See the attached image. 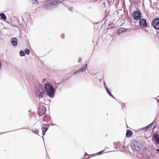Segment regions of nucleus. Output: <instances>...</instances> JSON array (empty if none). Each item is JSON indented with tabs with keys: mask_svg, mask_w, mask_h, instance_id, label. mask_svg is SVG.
<instances>
[{
	"mask_svg": "<svg viewBox=\"0 0 159 159\" xmlns=\"http://www.w3.org/2000/svg\"><path fill=\"white\" fill-rule=\"evenodd\" d=\"M130 146L133 150L138 153L142 154L144 153L146 148L143 145L139 144L136 141L132 140L130 142Z\"/></svg>",
	"mask_w": 159,
	"mask_h": 159,
	"instance_id": "f257e3e1",
	"label": "nucleus"
},
{
	"mask_svg": "<svg viewBox=\"0 0 159 159\" xmlns=\"http://www.w3.org/2000/svg\"><path fill=\"white\" fill-rule=\"evenodd\" d=\"M59 3H62V1L58 0H46L43 2L44 8L47 10H49L57 7Z\"/></svg>",
	"mask_w": 159,
	"mask_h": 159,
	"instance_id": "f03ea898",
	"label": "nucleus"
},
{
	"mask_svg": "<svg viewBox=\"0 0 159 159\" xmlns=\"http://www.w3.org/2000/svg\"><path fill=\"white\" fill-rule=\"evenodd\" d=\"M35 92L36 96L39 97V100L44 96L45 90L42 85L40 84L35 85Z\"/></svg>",
	"mask_w": 159,
	"mask_h": 159,
	"instance_id": "7ed1b4c3",
	"label": "nucleus"
},
{
	"mask_svg": "<svg viewBox=\"0 0 159 159\" xmlns=\"http://www.w3.org/2000/svg\"><path fill=\"white\" fill-rule=\"evenodd\" d=\"M44 88L47 95L50 98H53L55 93L53 86L50 84L48 83L45 84Z\"/></svg>",
	"mask_w": 159,
	"mask_h": 159,
	"instance_id": "20e7f679",
	"label": "nucleus"
},
{
	"mask_svg": "<svg viewBox=\"0 0 159 159\" xmlns=\"http://www.w3.org/2000/svg\"><path fill=\"white\" fill-rule=\"evenodd\" d=\"M45 105V103L43 102H39L38 109L39 115L42 116L46 113V109Z\"/></svg>",
	"mask_w": 159,
	"mask_h": 159,
	"instance_id": "39448f33",
	"label": "nucleus"
},
{
	"mask_svg": "<svg viewBox=\"0 0 159 159\" xmlns=\"http://www.w3.org/2000/svg\"><path fill=\"white\" fill-rule=\"evenodd\" d=\"M151 24L156 30H159V18L154 19L152 21Z\"/></svg>",
	"mask_w": 159,
	"mask_h": 159,
	"instance_id": "423d86ee",
	"label": "nucleus"
},
{
	"mask_svg": "<svg viewBox=\"0 0 159 159\" xmlns=\"http://www.w3.org/2000/svg\"><path fill=\"white\" fill-rule=\"evenodd\" d=\"M87 68V64H85L81 66L77 70L75 71L73 74V75H76L80 72H83Z\"/></svg>",
	"mask_w": 159,
	"mask_h": 159,
	"instance_id": "0eeeda50",
	"label": "nucleus"
},
{
	"mask_svg": "<svg viewBox=\"0 0 159 159\" xmlns=\"http://www.w3.org/2000/svg\"><path fill=\"white\" fill-rule=\"evenodd\" d=\"M133 18L136 20H139L141 17V15L139 11H134L133 14Z\"/></svg>",
	"mask_w": 159,
	"mask_h": 159,
	"instance_id": "6e6552de",
	"label": "nucleus"
},
{
	"mask_svg": "<svg viewBox=\"0 0 159 159\" xmlns=\"http://www.w3.org/2000/svg\"><path fill=\"white\" fill-rule=\"evenodd\" d=\"M139 20V23L140 26L146 27L148 25L146 20L144 18L140 19Z\"/></svg>",
	"mask_w": 159,
	"mask_h": 159,
	"instance_id": "1a4fd4ad",
	"label": "nucleus"
},
{
	"mask_svg": "<svg viewBox=\"0 0 159 159\" xmlns=\"http://www.w3.org/2000/svg\"><path fill=\"white\" fill-rule=\"evenodd\" d=\"M146 152V150L145 151L144 153H143L141 154L143 155H146L147 157L149 158H151L153 157V156L152 152L151 151L149 150L148 151L146 152Z\"/></svg>",
	"mask_w": 159,
	"mask_h": 159,
	"instance_id": "9d476101",
	"label": "nucleus"
},
{
	"mask_svg": "<svg viewBox=\"0 0 159 159\" xmlns=\"http://www.w3.org/2000/svg\"><path fill=\"white\" fill-rule=\"evenodd\" d=\"M11 43L12 46H16L18 43L17 39L15 38H13L11 39Z\"/></svg>",
	"mask_w": 159,
	"mask_h": 159,
	"instance_id": "9b49d317",
	"label": "nucleus"
},
{
	"mask_svg": "<svg viewBox=\"0 0 159 159\" xmlns=\"http://www.w3.org/2000/svg\"><path fill=\"white\" fill-rule=\"evenodd\" d=\"M152 138L155 139V142L159 145V135L157 134H154L152 136Z\"/></svg>",
	"mask_w": 159,
	"mask_h": 159,
	"instance_id": "f8f14e48",
	"label": "nucleus"
},
{
	"mask_svg": "<svg viewBox=\"0 0 159 159\" xmlns=\"http://www.w3.org/2000/svg\"><path fill=\"white\" fill-rule=\"evenodd\" d=\"M154 122V121L152 123L147 125L145 127H143L142 128V129L143 130H145V131H146L148 130L149 128H151L153 125V124Z\"/></svg>",
	"mask_w": 159,
	"mask_h": 159,
	"instance_id": "ddd939ff",
	"label": "nucleus"
},
{
	"mask_svg": "<svg viewBox=\"0 0 159 159\" xmlns=\"http://www.w3.org/2000/svg\"><path fill=\"white\" fill-rule=\"evenodd\" d=\"M132 134V132L130 130H127L126 132V136L127 137H130Z\"/></svg>",
	"mask_w": 159,
	"mask_h": 159,
	"instance_id": "4468645a",
	"label": "nucleus"
},
{
	"mask_svg": "<svg viewBox=\"0 0 159 159\" xmlns=\"http://www.w3.org/2000/svg\"><path fill=\"white\" fill-rule=\"evenodd\" d=\"M0 16L1 17V19L2 20H6L7 19L6 15L3 13H0Z\"/></svg>",
	"mask_w": 159,
	"mask_h": 159,
	"instance_id": "2eb2a0df",
	"label": "nucleus"
},
{
	"mask_svg": "<svg viewBox=\"0 0 159 159\" xmlns=\"http://www.w3.org/2000/svg\"><path fill=\"white\" fill-rule=\"evenodd\" d=\"M30 2L33 4H36L39 3V1L37 0H30Z\"/></svg>",
	"mask_w": 159,
	"mask_h": 159,
	"instance_id": "dca6fc26",
	"label": "nucleus"
},
{
	"mask_svg": "<svg viewBox=\"0 0 159 159\" xmlns=\"http://www.w3.org/2000/svg\"><path fill=\"white\" fill-rule=\"evenodd\" d=\"M30 50L28 49H25V54H26L29 55L30 54Z\"/></svg>",
	"mask_w": 159,
	"mask_h": 159,
	"instance_id": "f3484780",
	"label": "nucleus"
},
{
	"mask_svg": "<svg viewBox=\"0 0 159 159\" xmlns=\"http://www.w3.org/2000/svg\"><path fill=\"white\" fill-rule=\"evenodd\" d=\"M20 55L22 56H24L25 55V52L23 50H21L20 52Z\"/></svg>",
	"mask_w": 159,
	"mask_h": 159,
	"instance_id": "a211bd4d",
	"label": "nucleus"
},
{
	"mask_svg": "<svg viewBox=\"0 0 159 159\" xmlns=\"http://www.w3.org/2000/svg\"><path fill=\"white\" fill-rule=\"evenodd\" d=\"M107 93L109 94V95L112 98H113V99H115V98L114 96L112 95V94L111 93V92H110V91H108V92H107Z\"/></svg>",
	"mask_w": 159,
	"mask_h": 159,
	"instance_id": "6ab92c4d",
	"label": "nucleus"
},
{
	"mask_svg": "<svg viewBox=\"0 0 159 159\" xmlns=\"http://www.w3.org/2000/svg\"><path fill=\"white\" fill-rule=\"evenodd\" d=\"M50 126V124H44L43 125L42 128H46L47 126Z\"/></svg>",
	"mask_w": 159,
	"mask_h": 159,
	"instance_id": "aec40b11",
	"label": "nucleus"
},
{
	"mask_svg": "<svg viewBox=\"0 0 159 159\" xmlns=\"http://www.w3.org/2000/svg\"><path fill=\"white\" fill-rule=\"evenodd\" d=\"M32 130L36 134L38 135H39L38 134V133L39 132V130L38 129H35L34 130Z\"/></svg>",
	"mask_w": 159,
	"mask_h": 159,
	"instance_id": "412c9836",
	"label": "nucleus"
},
{
	"mask_svg": "<svg viewBox=\"0 0 159 159\" xmlns=\"http://www.w3.org/2000/svg\"><path fill=\"white\" fill-rule=\"evenodd\" d=\"M43 128V129L42 131H43V132H45V133L46 132L47 130L48 129V128Z\"/></svg>",
	"mask_w": 159,
	"mask_h": 159,
	"instance_id": "4be33fe9",
	"label": "nucleus"
},
{
	"mask_svg": "<svg viewBox=\"0 0 159 159\" xmlns=\"http://www.w3.org/2000/svg\"><path fill=\"white\" fill-rule=\"evenodd\" d=\"M104 150H102V151H101L99 152H98V153L99 154V155H101L102 154V152H103Z\"/></svg>",
	"mask_w": 159,
	"mask_h": 159,
	"instance_id": "5701e85b",
	"label": "nucleus"
},
{
	"mask_svg": "<svg viewBox=\"0 0 159 159\" xmlns=\"http://www.w3.org/2000/svg\"><path fill=\"white\" fill-rule=\"evenodd\" d=\"M123 32V31L121 29L119 30L118 32L120 33H121L122 32Z\"/></svg>",
	"mask_w": 159,
	"mask_h": 159,
	"instance_id": "b1692460",
	"label": "nucleus"
},
{
	"mask_svg": "<svg viewBox=\"0 0 159 159\" xmlns=\"http://www.w3.org/2000/svg\"><path fill=\"white\" fill-rule=\"evenodd\" d=\"M73 9V7H70L69 9V10L70 11H72V9Z\"/></svg>",
	"mask_w": 159,
	"mask_h": 159,
	"instance_id": "393cba45",
	"label": "nucleus"
},
{
	"mask_svg": "<svg viewBox=\"0 0 159 159\" xmlns=\"http://www.w3.org/2000/svg\"><path fill=\"white\" fill-rule=\"evenodd\" d=\"M106 90L107 92H108V91H109V89H108V88H106Z\"/></svg>",
	"mask_w": 159,
	"mask_h": 159,
	"instance_id": "a878e982",
	"label": "nucleus"
},
{
	"mask_svg": "<svg viewBox=\"0 0 159 159\" xmlns=\"http://www.w3.org/2000/svg\"><path fill=\"white\" fill-rule=\"evenodd\" d=\"M42 134H43V135H45V132L42 131Z\"/></svg>",
	"mask_w": 159,
	"mask_h": 159,
	"instance_id": "bb28decb",
	"label": "nucleus"
},
{
	"mask_svg": "<svg viewBox=\"0 0 159 159\" xmlns=\"http://www.w3.org/2000/svg\"><path fill=\"white\" fill-rule=\"evenodd\" d=\"M85 155L86 156H89V155H88L86 152L85 153Z\"/></svg>",
	"mask_w": 159,
	"mask_h": 159,
	"instance_id": "cd10ccee",
	"label": "nucleus"
},
{
	"mask_svg": "<svg viewBox=\"0 0 159 159\" xmlns=\"http://www.w3.org/2000/svg\"><path fill=\"white\" fill-rule=\"evenodd\" d=\"M156 150H157V152H159V149H156Z\"/></svg>",
	"mask_w": 159,
	"mask_h": 159,
	"instance_id": "c85d7f7f",
	"label": "nucleus"
},
{
	"mask_svg": "<svg viewBox=\"0 0 159 159\" xmlns=\"http://www.w3.org/2000/svg\"><path fill=\"white\" fill-rule=\"evenodd\" d=\"M116 143V146H117V145H118V143Z\"/></svg>",
	"mask_w": 159,
	"mask_h": 159,
	"instance_id": "c756f323",
	"label": "nucleus"
},
{
	"mask_svg": "<svg viewBox=\"0 0 159 159\" xmlns=\"http://www.w3.org/2000/svg\"><path fill=\"white\" fill-rule=\"evenodd\" d=\"M158 125V126L159 127V122Z\"/></svg>",
	"mask_w": 159,
	"mask_h": 159,
	"instance_id": "7c9ffc66",
	"label": "nucleus"
},
{
	"mask_svg": "<svg viewBox=\"0 0 159 159\" xmlns=\"http://www.w3.org/2000/svg\"><path fill=\"white\" fill-rule=\"evenodd\" d=\"M43 121H45V120H44V119H43Z\"/></svg>",
	"mask_w": 159,
	"mask_h": 159,
	"instance_id": "2f4dec72",
	"label": "nucleus"
},
{
	"mask_svg": "<svg viewBox=\"0 0 159 159\" xmlns=\"http://www.w3.org/2000/svg\"><path fill=\"white\" fill-rule=\"evenodd\" d=\"M157 101H159V100H158Z\"/></svg>",
	"mask_w": 159,
	"mask_h": 159,
	"instance_id": "473e14b6",
	"label": "nucleus"
}]
</instances>
